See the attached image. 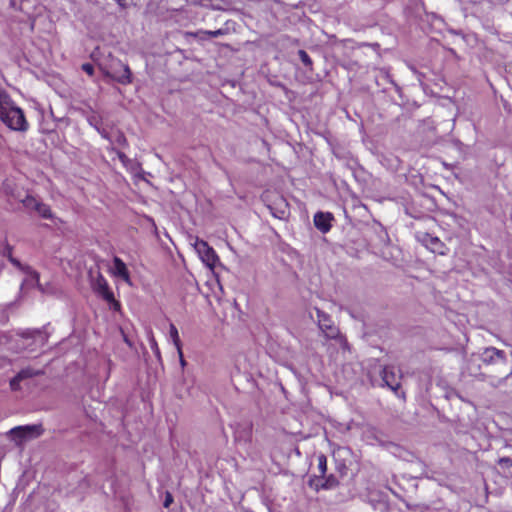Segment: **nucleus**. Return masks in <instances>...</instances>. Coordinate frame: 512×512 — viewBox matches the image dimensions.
<instances>
[{
    "label": "nucleus",
    "instance_id": "1",
    "mask_svg": "<svg viewBox=\"0 0 512 512\" xmlns=\"http://www.w3.org/2000/svg\"><path fill=\"white\" fill-rule=\"evenodd\" d=\"M5 90L0 87V120L11 130L26 131L28 122L19 107L12 106Z\"/></svg>",
    "mask_w": 512,
    "mask_h": 512
},
{
    "label": "nucleus",
    "instance_id": "2",
    "mask_svg": "<svg viewBox=\"0 0 512 512\" xmlns=\"http://www.w3.org/2000/svg\"><path fill=\"white\" fill-rule=\"evenodd\" d=\"M93 292L105 301L113 311L121 310V303L115 298L106 278L99 272L91 284Z\"/></svg>",
    "mask_w": 512,
    "mask_h": 512
},
{
    "label": "nucleus",
    "instance_id": "3",
    "mask_svg": "<svg viewBox=\"0 0 512 512\" xmlns=\"http://www.w3.org/2000/svg\"><path fill=\"white\" fill-rule=\"evenodd\" d=\"M193 246L198 256L200 257L201 261L209 269H214L217 262L219 261V257L216 251L208 244V242L200 239L199 237H195V242Z\"/></svg>",
    "mask_w": 512,
    "mask_h": 512
},
{
    "label": "nucleus",
    "instance_id": "4",
    "mask_svg": "<svg viewBox=\"0 0 512 512\" xmlns=\"http://www.w3.org/2000/svg\"><path fill=\"white\" fill-rule=\"evenodd\" d=\"M102 72L121 84L131 82L132 72L129 66H98Z\"/></svg>",
    "mask_w": 512,
    "mask_h": 512
},
{
    "label": "nucleus",
    "instance_id": "5",
    "mask_svg": "<svg viewBox=\"0 0 512 512\" xmlns=\"http://www.w3.org/2000/svg\"><path fill=\"white\" fill-rule=\"evenodd\" d=\"M42 433V425L18 426L10 430V434L13 436V438L19 441L25 440L29 437H38L42 435Z\"/></svg>",
    "mask_w": 512,
    "mask_h": 512
},
{
    "label": "nucleus",
    "instance_id": "6",
    "mask_svg": "<svg viewBox=\"0 0 512 512\" xmlns=\"http://www.w3.org/2000/svg\"><path fill=\"white\" fill-rule=\"evenodd\" d=\"M382 379L387 387L393 391H396L400 387V375L392 366H387L383 369Z\"/></svg>",
    "mask_w": 512,
    "mask_h": 512
},
{
    "label": "nucleus",
    "instance_id": "7",
    "mask_svg": "<svg viewBox=\"0 0 512 512\" xmlns=\"http://www.w3.org/2000/svg\"><path fill=\"white\" fill-rule=\"evenodd\" d=\"M101 136L107 139L112 145L125 148L128 146V141L123 132L120 130H111L108 132L107 130H98Z\"/></svg>",
    "mask_w": 512,
    "mask_h": 512
},
{
    "label": "nucleus",
    "instance_id": "8",
    "mask_svg": "<svg viewBox=\"0 0 512 512\" xmlns=\"http://www.w3.org/2000/svg\"><path fill=\"white\" fill-rule=\"evenodd\" d=\"M113 273L125 282L130 283L129 270L124 261L119 257H114L113 259Z\"/></svg>",
    "mask_w": 512,
    "mask_h": 512
},
{
    "label": "nucleus",
    "instance_id": "9",
    "mask_svg": "<svg viewBox=\"0 0 512 512\" xmlns=\"http://www.w3.org/2000/svg\"><path fill=\"white\" fill-rule=\"evenodd\" d=\"M275 204L277 207H274L273 205L269 204L268 208L270 209L272 215L278 219L285 218L287 214V202L283 197H278L275 201Z\"/></svg>",
    "mask_w": 512,
    "mask_h": 512
},
{
    "label": "nucleus",
    "instance_id": "10",
    "mask_svg": "<svg viewBox=\"0 0 512 512\" xmlns=\"http://www.w3.org/2000/svg\"><path fill=\"white\" fill-rule=\"evenodd\" d=\"M322 334L327 338H335L339 334L338 328L333 324V322L322 313Z\"/></svg>",
    "mask_w": 512,
    "mask_h": 512
},
{
    "label": "nucleus",
    "instance_id": "11",
    "mask_svg": "<svg viewBox=\"0 0 512 512\" xmlns=\"http://www.w3.org/2000/svg\"><path fill=\"white\" fill-rule=\"evenodd\" d=\"M9 261L11 264L19 269L20 271L24 272L25 274L31 276L36 282H39L40 275L37 271H35L31 266L29 265H23L18 259L14 257H9Z\"/></svg>",
    "mask_w": 512,
    "mask_h": 512
},
{
    "label": "nucleus",
    "instance_id": "12",
    "mask_svg": "<svg viewBox=\"0 0 512 512\" xmlns=\"http://www.w3.org/2000/svg\"><path fill=\"white\" fill-rule=\"evenodd\" d=\"M424 243L427 248H429L432 252L438 253L441 255L445 254L444 244L437 238L432 237L430 235H426L424 239Z\"/></svg>",
    "mask_w": 512,
    "mask_h": 512
},
{
    "label": "nucleus",
    "instance_id": "13",
    "mask_svg": "<svg viewBox=\"0 0 512 512\" xmlns=\"http://www.w3.org/2000/svg\"><path fill=\"white\" fill-rule=\"evenodd\" d=\"M504 358V352L494 347L487 348L483 352V360L486 362L502 361Z\"/></svg>",
    "mask_w": 512,
    "mask_h": 512
},
{
    "label": "nucleus",
    "instance_id": "14",
    "mask_svg": "<svg viewBox=\"0 0 512 512\" xmlns=\"http://www.w3.org/2000/svg\"><path fill=\"white\" fill-rule=\"evenodd\" d=\"M169 334H170V337L172 339V342H173L175 348L177 349L178 355L182 358V343H181V340L179 337L178 330H177L176 326L172 323L170 324V327H169Z\"/></svg>",
    "mask_w": 512,
    "mask_h": 512
},
{
    "label": "nucleus",
    "instance_id": "15",
    "mask_svg": "<svg viewBox=\"0 0 512 512\" xmlns=\"http://www.w3.org/2000/svg\"><path fill=\"white\" fill-rule=\"evenodd\" d=\"M42 374H44L43 370H35L31 367H27V368L20 370L16 375L18 376V378L21 379V381H23L25 379L32 378L34 376H38V375H42Z\"/></svg>",
    "mask_w": 512,
    "mask_h": 512
},
{
    "label": "nucleus",
    "instance_id": "16",
    "mask_svg": "<svg viewBox=\"0 0 512 512\" xmlns=\"http://www.w3.org/2000/svg\"><path fill=\"white\" fill-rule=\"evenodd\" d=\"M363 437L367 441V443L371 445L377 442H381V439L379 438V433L374 428H367L364 431Z\"/></svg>",
    "mask_w": 512,
    "mask_h": 512
},
{
    "label": "nucleus",
    "instance_id": "17",
    "mask_svg": "<svg viewBox=\"0 0 512 512\" xmlns=\"http://www.w3.org/2000/svg\"><path fill=\"white\" fill-rule=\"evenodd\" d=\"M34 211L37 212L38 215L40 217H42L43 219H52L53 218V213L51 211L50 206L43 203L42 201H40V203L38 204V207Z\"/></svg>",
    "mask_w": 512,
    "mask_h": 512
},
{
    "label": "nucleus",
    "instance_id": "18",
    "mask_svg": "<svg viewBox=\"0 0 512 512\" xmlns=\"http://www.w3.org/2000/svg\"><path fill=\"white\" fill-rule=\"evenodd\" d=\"M21 202L25 209L34 211L38 207L40 200L36 199L32 195H27L23 200H21Z\"/></svg>",
    "mask_w": 512,
    "mask_h": 512
},
{
    "label": "nucleus",
    "instance_id": "19",
    "mask_svg": "<svg viewBox=\"0 0 512 512\" xmlns=\"http://www.w3.org/2000/svg\"><path fill=\"white\" fill-rule=\"evenodd\" d=\"M363 499L368 501L369 503H375V502H378L380 501V497H379V493L378 492H375V491H372L370 489H368V492L364 495H362Z\"/></svg>",
    "mask_w": 512,
    "mask_h": 512
},
{
    "label": "nucleus",
    "instance_id": "20",
    "mask_svg": "<svg viewBox=\"0 0 512 512\" xmlns=\"http://www.w3.org/2000/svg\"><path fill=\"white\" fill-rule=\"evenodd\" d=\"M332 219V215L330 213H322V234L323 233H326L329 228H330V225H329V221Z\"/></svg>",
    "mask_w": 512,
    "mask_h": 512
},
{
    "label": "nucleus",
    "instance_id": "21",
    "mask_svg": "<svg viewBox=\"0 0 512 512\" xmlns=\"http://www.w3.org/2000/svg\"><path fill=\"white\" fill-rule=\"evenodd\" d=\"M199 34H203L208 36L209 38L218 37L224 34L222 29L214 30V31H199Z\"/></svg>",
    "mask_w": 512,
    "mask_h": 512
},
{
    "label": "nucleus",
    "instance_id": "22",
    "mask_svg": "<svg viewBox=\"0 0 512 512\" xmlns=\"http://www.w3.org/2000/svg\"><path fill=\"white\" fill-rule=\"evenodd\" d=\"M21 379L18 378L17 375H15L11 380H10V388L11 390L13 391H18L21 387H20V383H21Z\"/></svg>",
    "mask_w": 512,
    "mask_h": 512
},
{
    "label": "nucleus",
    "instance_id": "23",
    "mask_svg": "<svg viewBox=\"0 0 512 512\" xmlns=\"http://www.w3.org/2000/svg\"><path fill=\"white\" fill-rule=\"evenodd\" d=\"M299 55H300L301 60H302V62H303L304 64H312V63H311V60H310V58H309V56H308V54H307L305 51L300 50V51H299Z\"/></svg>",
    "mask_w": 512,
    "mask_h": 512
},
{
    "label": "nucleus",
    "instance_id": "24",
    "mask_svg": "<svg viewBox=\"0 0 512 512\" xmlns=\"http://www.w3.org/2000/svg\"><path fill=\"white\" fill-rule=\"evenodd\" d=\"M116 2L121 6V7H128L130 6L131 4H134L136 2V0H116Z\"/></svg>",
    "mask_w": 512,
    "mask_h": 512
},
{
    "label": "nucleus",
    "instance_id": "25",
    "mask_svg": "<svg viewBox=\"0 0 512 512\" xmlns=\"http://www.w3.org/2000/svg\"><path fill=\"white\" fill-rule=\"evenodd\" d=\"M83 71L88 75V76H93L94 74V69L96 66H81Z\"/></svg>",
    "mask_w": 512,
    "mask_h": 512
},
{
    "label": "nucleus",
    "instance_id": "26",
    "mask_svg": "<svg viewBox=\"0 0 512 512\" xmlns=\"http://www.w3.org/2000/svg\"><path fill=\"white\" fill-rule=\"evenodd\" d=\"M314 225L317 229H320V211H317L313 217Z\"/></svg>",
    "mask_w": 512,
    "mask_h": 512
},
{
    "label": "nucleus",
    "instance_id": "27",
    "mask_svg": "<svg viewBox=\"0 0 512 512\" xmlns=\"http://www.w3.org/2000/svg\"><path fill=\"white\" fill-rule=\"evenodd\" d=\"M172 502H173L172 495L170 493H167L166 497H165V500H164V507L168 508L171 505Z\"/></svg>",
    "mask_w": 512,
    "mask_h": 512
},
{
    "label": "nucleus",
    "instance_id": "28",
    "mask_svg": "<svg viewBox=\"0 0 512 512\" xmlns=\"http://www.w3.org/2000/svg\"><path fill=\"white\" fill-rule=\"evenodd\" d=\"M117 156L122 162L127 160V156L123 152L117 151Z\"/></svg>",
    "mask_w": 512,
    "mask_h": 512
},
{
    "label": "nucleus",
    "instance_id": "29",
    "mask_svg": "<svg viewBox=\"0 0 512 512\" xmlns=\"http://www.w3.org/2000/svg\"><path fill=\"white\" fill-rule=\"evenodd\" d=\"M319 481H320V480H319V479H317V478H316V479H312V480H311V482H310V484H311V486H315L316 490H318V482H319Z\"/></svg>",
    "mask_w": 512,
    "mask_h": 512
},
{
    "label": "nucleus",
    "instance_id": "30",
    "mask_svg": "<svg viewBox=\"0 0 512 512\" xmlns=\"http://www.w3.org/2000/svg\"><path fill=\"white\" fill-rule=\"evenodd\" d=\"M6 250H7V257H8V258H9L10 256H11V257H13V256H12V247L7 246Z\"/></svg>",
    "mask_w": 512,
    "mask_h": 512
},
{
    "label": "nucleus",
    "instance_id": "31",
    "mask_svg": "<svg viewBox=\"0 0 512 512\" xmlns=\"http://www.w3.org/2000/svg\"><path fill=\"white\" fill-rule=\"evenodd\" d=\"M321 469H322V473L325 471L326 469V462L325 460L322 459V466H321Z\"/></svg>",
    "mask_w": 512,
    "mask_h": 512
},
{
    "label": "nucleus",
    "instance_id": "32",
    "mask_svg": "<svg viewBox=\"0 0 512 512\" xmlns=\"http://www.w3.org/2000/svg\"><path fill=\"white\" fill-rule=\"evenodd\" d=\"M510 460L508 458H503L500 460V462H504V464H507Z\"/></svg>",
    "mask_w": 512,
    "mask_h": 512
},
{
    "label": "nucleus",
    "instance_id": "33",
    "mask_svg": "<svg viewBox=\"0 0 512 512\" xmlns=\"http://www.w3.org/2000/svg\"><path fill=\"white\" fill-rule=\"evenodd\" d=\"M510 460L508 458H503L500 460V462H504V464H507Z\"/></svg>",
    "mask_w": 512,
    "mask_h": 512
},
{
    "label": "nucleus",
    "instance_id": "34",
    "mask_svg": "<svg viewBox=\"0 0 512 512\" xmlns=\"http://www.w3.org/2000/svg\"><path fill=\"white\" fill-rule=\"evenodd\" d=\"M315 311H316V315H317V317L319 318V317H320V309L315 308Z\"/></svg>",
    "mask_w": 512,
    "mask_h": 512
},
{
    "label": "nucleus",
    "instance_id": "35",
    "mask_svg": "<svg viewBox=\"0 0 512 512\" xmlns=\"http://www.w3.org/2000/svg\"><path fill=\"white\" fill-rule=\"evenodd\" d=\"M179 358H180V362H181V364H182V365H185L184 357L182 356V358H181V357L179 356Z\"/></svg>",
    "mask_w": 512,
    "mask_h": 512
}]
</instances>
